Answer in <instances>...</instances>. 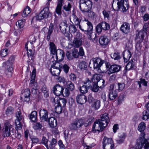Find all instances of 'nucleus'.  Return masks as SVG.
Instances as JSON below:
<instances>
[{"instance_id": "obj_34", "label": "nucleus", "mask_w": 149, "mask_h": 149, "mask_svg": "<svg viewBox=\"0 0 149 149\" xmlns=\"http://www.w3.org/2000/svg\"><path fill=\"white\" fill-rule=\"evenodd\" d=\"M100 75L96 74L93 75L92 78L91 80L93 83L97 84L98 81L100 79Z\"/></svg>"}, {"instance_id": "obj_7", "label": "nucleus", "mask_w": 149, "mask_h": 149, "mask_svg": "<svg viewBox=\"0 0 149 149\" xmlns=\"http://www.w3.org/2000/svg\"><path fill=\"white\" fill-rule=\"evenodd\" d=\"M106 127L98 120H96L93 125L92 131L94 133H99L102 132Z\"/></svg>"}, {"instance_id": "obj_19", "label": "nucleus", "mask_w": 149, "mask_h": 149, "mask_svg": "<svg viewBox=\"0 0 149 149\" xmlns=\"http://www.w3.org/2000/svg\"><path fill=\"white\" fill-rule=\"evenodd\" d=\"M12 126L9 123H5L3 129V136L4 137L9 136L10 135V129L12 127Z\"/></svg>"}, {"instance_id": "obj_61", "label": "nucleus", "mask_w": 149, "mask_h": 149, "mask_svg": "<svg viewBox=\"0 0 149 149\" xmlns=\"http://www.w3.org/2000/svg\"><path fill=\"white\" fill-rule=\"evenodd\" d=\"M94 100V99L92 96V93L90 94L88 96V101L89 103H91Z\"/></svg>"}, {"instance_id": "obj_8", "label": "nucleus", "mask_w": 149, "mask_h": 149, "mask_svg": "<svg viewBox=\"0 0 149 149\" xmlns=\"http://www.w3.org/2000/svg\"><path fill=\"white\" fill-rule=\"evenodd\" d=\"M92 62L93 64V68L94 69L96 70L97 72L100 73L102 72L101 70L100 69L101 66L104 63V61L101 60L99 58H93L90 61L89 63V64H91V62Z\"/></svg>"}, {"instance_id": "obj_17", "label": "nucleus", "mask_w": 149, "mask_h": 149, "mask_svg": "<svg viewBox=\"0 0 149 149\" xmlns=\"http://www.w3.org/2000/svg\"><path fill=\"white\" fill-rule=\"evenodd\" d=\"M140 31H137L136 33V36L135 37V53L138 54L140 52Z\"/></svg>"}, {"instance_id": "obj_14", "label": "nucleus", "mask_w": 149, "mask_h": 149, "mask_svg": "<svg viewBox=\"0 0 149 149\" xmlns=\"http://www.w3.org/2000/svg\"><path fill=\"white\" fill-rule=\"evenodd\" d=\"M54 93L57 96H59L63 94L64 88L59 84H56L53 88Z\"/></svg>"}, {"instance_id": "obj_21", "label": "nucleus", "mask_w": 149, "mask_h": 149, "mask_svg": "<svg viewBox=\"0 0 149 149\" xmlns=\"http://www.w3.org/2000/svg\"><path fill=\"white\" fill-rule=\"evenodd\" d=\"M23 100L24 102H28L30 100V91L29 89H25L22 95Z\"/></svg>"}, {"instance_id": "obj_27", "label": "nucleus", "mask_w": 149, "mask_h": 149, "mask_svg": "<svg viewBox=\"0 0 149 149\" xmlns=\"http://www.w3.org/2000/svg\"><path fill=\"white\" fill-rule=\"evenodd\" d=\"M49 124L51 127L54 128L57 125V121L56 119L54 117H50L48 119Z\"/></svg>"}, {"instance_id": "obj_47", "label": "nucleus", "mask_w": 149, "mask_h": 149, "mask_svg": "<svg viewBox=\"0 0 149 149\" xmlns=\"http://www.w3.org/2000/svg\"><path fill=\"white\" fill-rule=\"evenodd\" d=\"M14 110V109L12 107H8L6 110V114L7 115H11L13 113Z\"/></svg>"}, {"instance_id": "obj_12", "label": "nucleus", "mask_w": 149, "mask_h": 149, "mask_svg": "<svg viewBox=\"0 0 149 149\" xmlns=\"http://www.w3.org/2000/svg\"><path fill=\"white\" fill-rule=\"evenodd\" d=\"M76 37L74 38L72 42V46L75 48H79L82 44V41L81 38H79L81 36V34L79 32H76Z\"/></svg>"}, {"instance_id": "obj_41", "label": "nucleus", "mask_w": 149, "mask_h": 149, "mask_svg": "<svg viewBox=\"0 0 149 149\" xmlns=\"http://www.w3.org/2000/svg\"><path fill=\"white\" fill-rule=\"evenodd\" d=\"M31 11V10L29 7H26L24 9L23 13L22 14V16L24 17H26L29 14H30Z\"/></svg>"}, {"instance_id": "obj_22", "label": "nucleus", "mask_w": 149, "mask_h": 149, "mask_svg": "<svg viewBox=\"0 0 149 149\" xmlns=\"http://www.w3.org/2000/svg\"><path fill=\"white\" fill-rule=\"evenodd\" d=\"M63 0H58L57 6L56 7L55 12L58 15L61 16V12L62 7Z\"/></svg>"}, {"instance_id": "obj_49", "label": "nucleus", "mask_w": 149, "mask_h": 149, "mask_svg": "<svg viewBox=\"0 0 149 149\" xmlns=\"http://www.w3.org/2000/svg\"><path fill=\"white\" fill-rule=\"evenodd\" d=\"M67 86L68 88L71 91L74 89V85L71 81H69L67 82Z\"/></svg>"}, {"instance_id": "obj_45", "label": "nucleus", "mask_w": 149, "mask_h": 149, "mask_svg": "<svg viewBox=\"0 0 149 149\" xmlns=\"http://www.w3.org/2000/svg\"><path fill=\"white\" fill-rule=\"evenodd\" d=\"M72 6L70 3H68L67 5H65L63 7V9L66 12H70Z\"/></svg>"}, {"instance_id": "obj_18", "label": "nucleus", "mask_w": 149, "mask_h": 149, "mask_svg": "<svg viewBox=\"0 0 149 149\" xmlns=\"http://www.w3.org/2000/svg\"><path fill=\"white\" fill-rule=\"evenodd\" d=\"M130 24L126 22L123 23L120 28V31L125 34H127L129 33L130 31Z\"/></svg>"}, {"instance_id": "obj_54", "label": "nucleus", "mask_w": 149, "mask_h": 149, "mask_svg": "<svg viewBox=\"0 0 149 149\" xmlns=\"http://www.w3.org/2000/svg\"><path fill=\"white\" fill-rule=\"evenodd\" d=\"M48 140L45 137L43 136L41 142L42 144H44L46 147L47 149H49V146H48L47 143Z\"/></svg>"}, {"instance_id": "obj_58", "label": "nucleus", "mask_w": 149, "mask_h": 149, "mask_svg": "<svg viewBox=\"0 0 149 149\" xmlns=\"http://www.w3.org/2000/svg\"><path fill=\"white\" fill-rule=\"evenodd\" d=\"M118 91H122L125 88V84L124 83H118Z\"/></svg>"}, {"instance_id": "obj_13", "label": "nucleus", "mask_w": 149, "mask_h": 149, "mask_svg": "<svg viewBox=\"0 0 149 149\" xmlns=\"http://www.w3.org/2000/svg\"><path fill=\"white\" fill-rule=\"evenodd\" d=\"M98 120L100 122H101L104 126L106 127L110 122L108 114L106 113L101 114L100 115V118Z\"/></svg>"}, {"instance_id": "obj_52", "label": "nucleus", "mask_w": 149, "mask_h": 149, "mask_svg": "<svg viewBox=\"0 0 149 149\" xmlns=\"http://www.w3.org/2000/svg\"><path fill=\"white\" fill-rule=\"evenodd\" d=\"M42 126V125L40 123H35L33 125V128L35 130H40Z\"/></svg>"}, {"instance_id": "obj_2", "label": "nucleus", "mask_w": 149, "mask_h": 149, "mask_svg": "<svg viewBox=\"0 0 149 149\" xmlns=\"http://www.w3.org/2000/svg\"><path fill=\"white\" fill-rule=\"evenodd\" d=\"M79 9L82 12H87L91 9L93 3L90 0H80Z\"/></svg>"}, {"instance_id": "obj_3", "label": "nucleus", "mask_w": 149, "mask_h": 149, "mask_svg": "<svg viewBox=\"0 0 149 149\" xmlns=\"http://www.w3.org/2000/svg\"><path fill=\"white\" fill-rule=\"evenodd\" d=\"M84 124V122L83 120L80 118H76L70 123L69 127L71 130L77 131Z\"/></svg>"}, {"instance_id": "obj_42", "label": "nucleus", "mask_w": 149, "mask_h": 149, "mask_svg": "<svg viewBox=\"0 0 149 149\" xmlns=\"http://www.w3.org/2000/svg\"><path fill=\"white\" fill-rule=\"evenodd\" d=\"M89 88L85 85H83L82 86L80 87L79 90L81 93L85 94L87 92L88 89Z\"/></svg>"}, {"instance_id": "obj_56", "label": "nucleus", "mask_w": 149, "mask_h": 149, "mask_svg": "<svg viewBox=\"0 0 149 149\" xmlns=\"http://www.w3.org/2000/svg\"><path fill=\"white\" fill-rule=\"evenodd\" d=\"M82 28L84 29V31L87 32V34L88 38L90 39H92V34L93 30L87 31L86 30H85V29H86V28L84 26H83Z\"/></svg>"}, {"instance_id": "obj_29", "label": "nucleus", "mask_w": 149, "mask_h": 149, "mask_svg": "<svg viewBox=\"0 0 149 149\" xmlns=\"http://www.w3.org/2000/svg\"><path fill=\"white\" fill-rule=\"evenodd\" d=\"M54 26L52 23H51L48 28V31L47 32V40L49 41L50 39L51 35L54 29Z\"/></svg>"}, {"instance_id": "obj_23", "label": "nucleus", "mask_w": 149, "mask_h": 149, "mask_svg": "<svg viewBox=\"0 0 149 149\" xmlns=\"http://www.w3.org/2000/svg\"><path fill=\"white\" fill-rule=\"evenodd\" d=\"M76 101L77 103L82 104L86 102L87 101V97L84 95H79L76 97Z\"/></svg>"}, {"instance_id": "obj_11", "label": "nucleus", "mask_w": 149, "mask_h": 149, "mask_svg": "<svg viewBox=\"0 0 149 149\" xmlns=\"http://www.w3.org/2000/svg\"><path fill=\"white\" fill-rule=\"evenodd\" d=\"M65 56V54L63 51L61 49H58L57 53L52 56L51 60L52 62L55 61V62L59 61L58 59L63 60Z\"/></svg>"}, {"instance_id": "obj_46", "label": "nucleus", "mask_w": 149, "mask_h": 149, "mask_svg": "<svg viewBox=\"0 0 149 149\" xmlns=\"http://www.w3.org/2000/svg\"><path fill=\"white\" fill-rule=\"evenodd\" d=\"M93 86H91V89L92 91L95 92H98L99 90V87L97 84H93Z\"/></svg>"}, {"instance_id": "obj_38", "label": "nucleus", "mask_w": 149, "mask_h": 149, "mask_svg": "<svg viewBox=\"0 0 149 149\" xmlns=\"http://www.w3.org/2000/svg\"><path fill=\"white\" fill-rule=\"evenodd\" d=\"M111 58L115 60H118L121 58L120 53L117 52L111 54Z\"/></svg>"}, {"instance_id": "obj_55", "label": "nucleus", "mask_w": 149, "mask_h": 149, "mask_svg": "<svg viewBox=\"0 0 149 149\" xmlns=\"http://www.w3.org/2000/svg\"><path fill=\"white\" fill-rule=\"evenodd\" d=\"M95 30L96 32L99 34H100L103 29L102 28L101 26L100 23L98 24L96 26Z\"/></svg>"}, {"instance_id": "obj_43", "label": "nucleus", "mask_w": 149, "mask_h": 149, "mask_svg": "<svg viewBox=\"0 0 149 149\" xmlns=\"http://www.w3.org/2000/svg\"><path fill=\"white\" fill-rule=\"evenodd\" d=\"M84 85H85L87 87L89 88L91 87L93 83L92 81H91L88 78H87L84 81Z\"/></svg>"}, {"instance_id": "obj_6", "label": "nucleus", "mask_w": 149, "mask_h": 149, "mask_svg": "<svg viewBox=\"0 0 149 149\" xmlns=\"http://www.w3.org/2000/svg\"><path fill=\"white\" fill-rule=\"evenodd\" d=\"M16 119L15 120L16 130H21L22 129V123L24 121V117L22 115L20 111H17L16 113Z\"/></svg>"}, {"instance_id": "obj_33", "label": "nucleus", "mask_w": 149, "mask_h": 149, "mask_svg": "<svg viewBox=\"0 0 149 149\" xmlns=\"http://www.w3.org/2000/svg\"><path fill=\"white\" fill-rule=\"evenodd\" d=\"M78 67L81 70H84L87 69V65L86 62L84 61H82L79 63Z\"/></svg>"}, {"instance_id": "obj_5", "label": "nucleus", "mask_w": 149, "mask_h": 149, "mask_svg": "<svg viewBox=\"0 0 149 149\" xmlns=\"http://www.w3.org/2000/svg\"><path fill=\"white\" fill-rule=\"evenodd\" d=\"M118 9L123 12H125L129 7L128 0H113V4L117 2Z\"/></svg>"}, {"instance_id": "obj_24", "label": "nucleus", "mask_w": 149, "mask_h": 149, "mask_svg": "<svg viewBox=\"0 0 149 149\" xmlns=\"http://www.w3.org/2000/svg\"><path fill=\"white\" fill-rule=\"evenodd\" d=\"M110 41L105 36H102L99 39V42L100 45L102 46H106L107 45Z\"/></svg>"}, {"instance_id": "obj_28", "label": "nucleus", "mask_w": 149, "mask_h": 149, "mask_svg": "<svg viewBox=\"0 0 149 149\" xmlns=\"http://www.w3.org/2000/svg\"><path fill=\"white\" fill-rule=\"evenodd\" d=\"M49 49L51 54H52V56H54L55 54L57 53L58 50L56 49V47L54 43L50 42L49 44Z\"/></svg>"}, {"instance_id": "obj_32", "label": "nucleus", "mask_w": 149, "mask_h": 149, "mask_svg": "<svg viewBox=\"0 0 149 149\" xmlns=\"http://www.w3.org/2000/svg\"><path fill=\"white\" fill-rule=\"evenodd\" d=\"M54 100L56 105L54 108L55 111L57 113H61L62 111V106L56 102L55 99H54Z\"/></svg>"}, {"instance_id": "obj_60", "label": "nucleus", "mask_w": 149, "mask_h": 149, "mask_svg": "<svg viewBox=\"0 0 149 149\" xmlns=\"http://www.w3.org/2000/svg\"><path fill=\"white\" fill-rule=\"evenodd\" d=\"M63 68L64 72L66 73H67L68 72L70 67L67 64H64L63 66Z\"/></svg>"}, {"instance_id": "obj_15", "label": "nucleus", "mask_w": 149, "mask_h": 149, "mask_svg": "<svg viewBox=\"0 0 149 149\" xmlns=\"http://www.w3.org/2000/svg\"><path fill=\"white\" fill-rule=\"evenodd\" d=\"M40 120L43 121H47L48 118V112L44 109H41L39 111Z\"/></svg>"}, {"instance_id": "obj_31", "label": "nucleus", "mask_w": 149, "mask_h": 149, "mask_svg": "<svg viewBox=\"0 0 149 149\" xmlns=\"http://www.w3.org/2000/svg\"><path fill=\"white\" fill-rule=\"evenodd\" d=\"M68 26H69V25L67 24L66 21L61 22L59 25L60 30L62 32H65L68 30V29H67V28H68Z\"/></svg>"}, {"instance_id": "obj_16", "label": "nucleus", "mask_w": 149, "mask_h": 149, "mask_svg": "<svg viewBox=\"0 0 149 149\" xmlns=\"http://www.w3.org/2000/svg\"><path fill=\"white\" fill-rule=\"evenodd\" d=\"M121 69L120 65L113 64L110 66L108 74H111L116 73L120 71Z\"/></svg>"}, {"instance_id": "obj_4", "label": "nucleus", "mask_w": 149, "mask_h": 149, "mask_svg": "<svg viewBox=\"0 0 149 149\" xmlns=\"http://www.w3.org/2000/svg\"><path fill=\"white\" fill-rule=\"evenodd\" d=\"M15 59V55H12L9 58L8 60L6 61L7 69L6 70L5 72L8 77L11 76L12 75V71L13 70L12 65L14 62Z\"/></svg>"}, {"instance_id": "obj_40", "label": "nucleus", "mask_w": 149, "mask_h": 149, "mask_svg": "<svg viewBox=\"0 0 149 149\" xmlns=\"http://www.w3.org/2000/svg\"><path fill=\"white\" fill-rule=\"evenodd\" d=\"M56 102L60 104V105H61V103H62L63 105L62 107H64L66 105L67 103V100L65 98L60 99L58 100H57Z\"/></svg>"}, {"instance_id": "obj_64", "label": "nucleus", "mask_w": 149, "mask_h": 149, "mask_svg": "<svg viewBox=\"0 0 149 149\" xmlns=\"http://www.w3.org/2000/svg\"><path fill=\"white\" fill-rule=\"evenodd\" d=\"M70 79L71 80L74 81H76V76L74 74H71L69 76Z\"/></svg>"}, {"instance_id": "obj_26", "label": "nucleus", "mask_w": 149, "mask_h": 149, "mask_svg": "<svg viewBox=\"0 0 149 149\" xmlns=\"http://www.w3.org/2000/svg\"><path fill=\"white\" fill-rule=\"evenodd\" d=\"M73 17V22L76 25H78L79 29L81 31H84V29L82 28L83 26L82 27L80 25V23L81 21V19H80L77 16L73 14L72 15Z\"/></svg>"}, {"instance_id": "obj_53", "label": "nucleus", "mask_w": 149, "mask_h": 149, "mask_svg": "<svg viewBox=\"0 0 149 149\" xmlns=\"http://www.w3.org/2000/svg\"><path fill=\"white\" fill-rule=\"evenodd\" d=\"M100 106V100H97L94 102V107L95 110L98 109Z\"/></svg>"}, {"instance_id": "obj_50", "label": "nucleus", "mask_w": 149, "mask_h": 149, "mask_svg": "<svg viewBox=\"0 0 149 149\" xmlns=\"http://www.w3.org/2000/svg\"><path fill=\"white\" fill-rule=\"evenodd\" d=\"M85 21L87 22L86 24L87 25V28L86 30L87 31L93 30V26L91 22L88 21V20L85 19Z\"/></svg>"}, {"instance_id": "obj_36", "label": "nucleus", "mask_w": 149, "mask_h": 149, "mask_svg": "<svg viewBox=\"0 0 149 149\" xmlns=\"http://www.w3.org/2000/svg\"><path fill=\"white\" fill-rule=\"evenodd\" d=\"M25 20L24 19L18 20L16 23V25L20 29L23 27L25 23Z\"/></svg>"}, {"instance_id": "obj_39", "label": "nucleus", "mask_w": 149, "mask_h": 149, "mask_svg": "<svg viewBox=\"0 0 149 149\" xmlns=\"http://www.w3.org/2000/svg\"><path fill=\"white\" fill-rule=\"evenodd\" d=\"M37 118V112L36 111L32 112L30 115V119L32 121L34 122L36 121Z\"/></svg>"}, {"instance_id": "obj_44", "label": "nucleus", "mask_w": 149, "mask_h": 149, "mask_svg": "<svg viewBox=\"0 0 149 149\" xmlns=\"http://www.w3.org/2000/svg\"><path fill=\"white\" fill-rule=\"evenodd\" d=\"M36 69H34L32 71L30 81V84H33L35 82L36 76Z\"/></svg>"}, {"instance_id": "obj_20", "label": "nucleus", "mask_w": 149, "mask_h": 149, "mask_svg": "<svg viewBox=\"0 0 149 149\" xmlns=\"http://www.w3.org/2000/svg\"><path fill=\"white\" fill-rule=\"evenodd\" d=\"M52 68H53V69H50V71L51 74L53 76L58 77L57 79L58 80H60L61 77L58 76V75L60 73L61 70L58 68H57L55 66L53 67L52 65Z\"/></svg>"}, {"instance_id": "obj_9", "label": "nucleus", "mask_w": 149, "mask_h": 149, "mask_svg": "<svg viewBox=\"0 0 149 149\" xmlns=\"http://www.w3.org/2000/svg\"><path fill=\"white\" fill-rule=\"evenodd\" d=\"M49 8L48 7H45L37 15L33 18V19L37 20H41L48 17L49 14Z\"/></svg>"}, {"instance_id": "obj_51", "label": "nucleus", "mask_w": 149, "mask_h": 149, "mask_svg": "<svg viewBox=\"0 0 149 149\" xmlns=\"http://www.w3.org/2000/svg\"><path fill=\"white\" fill-rule=\"evenodd\" d=\"M69 29L71 33H75L77 30L76 27L74 25L71 24L70 26H69L68 28Z\"/></svg>"}, {"instance_id": "obj_25", "label": "nucleus", "mask_w": 149, "mask_h": 149, "mask_svg": "<svg viewBox=\"0 0 149 149\" xmlns=\"http://www.w3.org/2000/svg\"><path fill=\"white\" fill-rule=\"evenodd\" d=\"M123 55L124 62L127 63L131 57L132 54L129 50H127L123 52Z\"/></svg>"}, {"instance_id": "obj_57", "label": "nucleus", "mask_w": 149, "mask_h": 149, "mask_svg": "<svg viewBox=\"0 0 149 149\" xmlns=\"http://www.w3.org/2000/svg\"><path fill=\"white\" fill-rule=\"evenodd\" d=\"M8 49L6 48L3 49L1 51V56L2 57L6 56L8 54Z\"/></svg>"}, {"instance_id": "obj_48", "label": "nucleus", "mask_w": 149, "mask_h": 149, "mask_svg": "<svg viewBox=\"0 0 149 149\" xmlns=\"http://www.w3.org/2000/svg\"><path fill=\"white\" fill-rule=\"evenodd\" d=\"M99 88H102L105 86V81L103 79H100L97 83Z\"/></svg>"}, {"instance_id": "obj_59", "label": "nucleus", "mask_w": 149, "mask_h": 149, "mask_svg": "<svg viewBox=\"0 0 149 149\" xmlns=\"http://www.w3.org/2000/svg\"><path fill=\"white\" fill-rule=\"evenodd\" d=\"M109 11H106L105 10H104L102 12V14L104 15V18H108L109 17Z\"/></svg>"}, {"instance_id": "obj_30", "label": "nucleus", "mask_w": 149, "mask_h": 149, "mask_svg": "<svg viewBox=\"0 0 149 149\" xmlns=\"http://www.w3.org/2000/svg\"><path fill=\"white\" fill-rule=\"evenodd\" d=\"M108 96L110 100H114L118 96L117 91L116 90H110Z\"/></svg>"}, {"instance_id": "obj_10", "label": "nucleus", "mask_w": 149, "mask_h": 149, "mask_svg": "<svg viewBox=\"0 0 149 149\" xmlns=\"http://www.w3.org/2000/svg\"><path fill=\"white\" fill-rule=\"evenodd\" d=\"M103 149H113L114 144L111 138L104 137L102 142Z\"/></svg>"}, {"instance_id": "obj_35", "label": "nucleus", "mask_w": 149, "mask_h": 149, "mask_svg": "<svg viewBox=\"0 0 149 149\" xmlns=\"http://www.w3.org/2000/svg\"><path fill=\"white\" fill-rule=\"evenodd\" d=\"M100 24L103 30H108L110 28V26L109 24L105 22H102Z\"/></svg>"}, {"instance_id": "obj_37", "label": "nucleus", "mask_w": 149, "mask_h": 149, "mask_svg": "<svg viewBox=\"0 0 149 149\" xmlns=\"http://www.w3.org/2000/svg\"><path fill=\"white\" fill-rule=\"evenodd\" d=\"M134 63L132 60L130 61L127 64L125 67V69L126 70H130L134 68Z\"/></svg>"}, {"instance_id": "obj_62", "label": "nucleus", "mask_w": 149, "mask_h": 149, "mask_svg": "<svg viewBox=\"0 0 149 149\" xmlns=\"http://www.w3.org/2000/svg\"><path fill=\"white\" fill-rule=\"evenodd\" d=\"M70 94L69 90L67 88H65L64 91V93L62 94L64 97H67Z\"/></svg>"}, {"instance_id": "obj_1", "label": "nucleus", "mask_w": 149, "mask_h": 149, "mask_svg": "<svg viewBox=\"0 0 149 149\" xmlns=\"http://www.w3.org/2000/svg\"><path fill=\"white\" fill-rule=\"evenodd\" d=\"M146 124L144 122L140 123V149H149V140L146 138L144 131L146 128Z\"/></svg>"}, {"instance_id": "obj_63", "label": "nucleus", "mask_w": 149, "mask_h": 149, "mask_svg": "<svg viewBox=\"0 0 149 149\" xmlns=\"http://www.w3.org/2000/svg\"><path fill=\"white\" fill-rule=\"evenodd\" d=\"M142 17L144 21H146L149 19V14L148 13H145L143 15Z\"/></svg>"}]
</instances>
